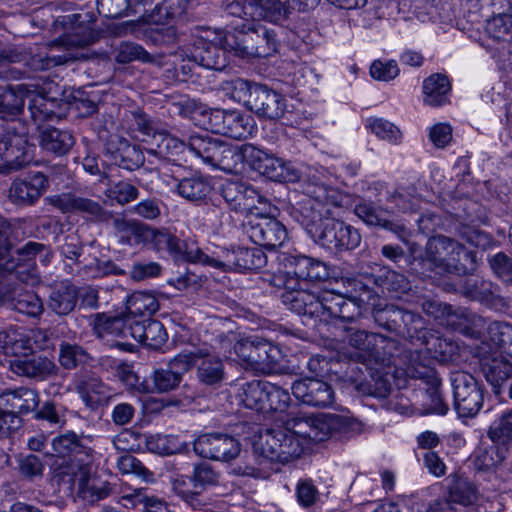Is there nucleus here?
<instances>
[{"label": "nucleus", "instance_id": "a19ab883", "mask_svg": "<svg viewBox=\"0 0 512 512\" xmlns=\"http://www.w3.org/2000/svg\"><path fill=\"white\" fill-rule=\"evenodd\" d=\"M249 149H254V146L245 144L235 147L223 142L215 167L227 172H236L243 162L248 164Z\"/></svg>", "mask_w": 512, "mask_h": 512}, {"label": "nucleus", "instance_id": "4d7b16f0", "mask_svg": "<svg viewBox=\"0 0 512 512\" xmlns=\"http://www.w3.org/2000/svg\"><path fill=\"white\" fill-rule=\"evenodd\" d=\"M377 281L383 289L394 294L396 297L411 289L410 282L403 274L390 269L381 270L377 276Z\"/></svg>", "mask_w": 512, "mask_h": 512}, {"label": "nucleus", "instance_id": "6ab92c4d", "mask_svg": "<svg viewBox=\"0 0 512 512\" xmlns=\"http://www.w3.org/2000/svg\"><path fill=\"white\" fill-rule=\"evenodd\" d=\"M248 165L261 175L276 182H292L298 178L290 162L254 147L248 150Z\"/></svg>", "mask_w": 512, "mask_h": 512}, {"label": "nucleus", "instance_id": "1a4fd4ad", "mask_svg": "<svg viewBox=\"0 0 512 512\" xmlns=\"http://www.w3.org/2000/svg\"><path fill=\"white\" fill-rule=\"evenodd\" d=\"M133 233L139 241L151 242L157 251H167L177 260L202 263L204 252L193 244L180 240L166 230H157L145 224L134 223Z\"/></svg>", "mask_w": 512, "mask_h": 512}, {"label": "nucleus", "instance_id": "2f4dec72", "mask_svg": "<svg viewBox=\"0 0 512 512\" xmlns=\"http://www.w3.org/2000/svg\"><path fill=\"white\" fill-rule=\"evenodd\" d=\"M481 370L495 394H499L502 385L512 378V364L501 354L484 357L481 360Z\"/></svg>", "mask_w": 512, "mask_h": 512}, {"label": "nucleus", "instance_id": "f257e3e1", "mask_svg": "<svg viewBox=\"0 0 512 512\" xmlns=\"http://www.w3.org/2000/svg\"><path fill=\"white\" fill-rule=\"evenodd\" d=\"M340 197L337 190L309 178L304 196L291 211L314 242L331 253L354 250L361 243L359 231L336 218Z\"/></svg>", "mask_w": 512, "mask_h": 512}, {"label": "nucleus", "instance_id": "f704fd0d", "mask_svg": "<svg viewBox=\"0 0 512 512\" xmlns=\"http://www.w3.org/2000/svg\"><path fill=\"white\" fill-rule=\"evenodd\" d=\"M222 144V140L208 134H195L189 137L188 148L204 163L215 167Z\"/></svg>", "mask_w": 512, "mask_h": 512}, {"label": "nucleus", "instance_id": "09e8293b", "mask_svg": "<svg viewBox=\"0 0 512 512\" xmlns=\"http://www.w3.org/2000/svg\"><path fill=\"white\" fill-rule=\"evenodd\" d=\"M485 29L491 41L512 43V7L487 20Z\"/></svg>", "mask_w": 512, "mask_h": 512}, {"label": "nucleus", "instance_id": "4c0bfd02", "mask_svg": "<svg viewBox=\"0 0 512 512\" xmlns=\"http://www.w3.org/2000/svg\"><path fill=\"white\" fill-rule=\"evenodd\" d=\"M77 300L76 286L63 283L50 293L48 307L58 315H68L75 309Z\"/></svg>", "mask_w": 512, "mask_h": 512}, {"label": "nucleus", "instance_id": "69168bd1", "mask_svg": "<svg viewBox=\"0 0 512 512\" xmlns=\"http://www.w3.org/2000/svg\"><path fill=\"white\" fill-rule=\"evenodd\" d=\"M197 494L201 493L207 486L218 483V474L208 464L195 466L192 477L189 479Z\"/></svg>", "mask_w": 512, "mask_h": 512}, {"label": "nucleus", "instance_id": "20e7f679", "mask_svg": "<svg viewBox=\"0 0 512 512\" xmlns=\"http://www.w3.org/2000/svg\"><path fill=\"white\" fill-rule=\"evenodd\" d=\"M218 352L223 355H231L233 348L241 366L246 370H252L263 374L272 372L280 358V349L258 336H250L235 341L233 333L220 336Z\"/></svg>", "mask_w": 512, "mask_h": 512}, {"label": "nucleus", "instance_id": "72a5a7b5", "mask_svg": "<svg viewBox=\"0 0 512 512\" xmlns=\"http://www.w3.org/2000/svg\"><path fill=\"white\" fill-rule=\"evenodd\" d=\"M267 383L268 381L252 380L237 384L235 397L239 404L263 413Z\"/></svg>", "mask_w": 512, "mask_h": 512}, {"label": "nucleus", "instance_id": "0e129e2a", "mask_svg": "<svg viewBox=\"0 0 512 512\" xmlns=\"http://www.w3.org/2000/svg\"><path fill=\"white\" fill-rule=\"evenodd\" d=\"M366 126L383 140L398 143L401 139L400 130L393 123L382 118H369Z\"/></svg>", "mask_w": 512, "mask_h": 512}, {"label": "nucleus", "instance_id": "dca6fc26", "mask_svg": "<svg viewBox=\"0 0 512 512\" xmlns=\"http://www.w3.org/2000/svg\"><path fill=\"white\" fill-rule=\"evenodd\" d=\"M205 36L196 37L187 47L186 54L191 62L196 65L213 70H222L227 65L226 53H229L221 43L220 39L225 33H213L205 31Z\"/></svg>", "mask_w": 512, "mask_h": 512}, {"label": "nucleus", "instance_id": "e433bc0d", "mask_svg": "<svg viewBox=\"0 0 512 512\" xmlns=\"http://www.w3.org/2000/svg\"><path fill=\"white\" fill-rule=\"evenodd\" d=\"M451 85L445 75L436 73L423 82L424 102L433 107L444 105L448 101Z\"/></svg>", "mask_w": 512, "mask_h": 512}, {"label": "nucleus", "instance_id": "052dcab7", "mask_svg": "<svg viewBox=\"0 0 512 512\" xmlns=\"http://www.w3.org/2000/svg\"><path fill=\"white\" fill-rule=\"evenodd\" d=\"M86 350L78 344L62 342L59 348V362L65 369H73L87 362Z\"/></svg>", "mask_w": 512, "mask_h": 512}, {"label": "nucleus", "instance_id": "7c9ffc66", "mask_svg": "<svg viewBox=\"0 0 512 512\" xmlns=\"http://www.w3.org/2000/svg\"><path fill=\"white\" fill-rule=\"evenodd\" d=\"M53 206L63 213L78 212L84 214L88 219L101 221L106 218V211L99 202L77 196L73 193H62L51 198Z\"/></svg>", "mask_w": 512, "mask_h": 512}, {"label": "nucleus", "instance_id": "9d476101", "mask_svg": "<svg viewBox=\"0 0 512 512\" xmlns=\"http://www.w3.org/2000/svg\"><path fill=\"white\" fill-rule=\"evenodd\" d=\"M137 129L148 138L147 153L160 160L179 162L184 158L186 151L189 152L188 143L171 136L167 131L159 129L145 114L135 115Z\"/></svg>", "mask_w": 512, "mask_h": 512}, {"label": "nucleus", "instance_id": "39448f33", "mask_svg": "<svg viewBox=\"0 0 512 512\" xmlns=\"http://www.w3.org/2000/svg\"><path fill=\"white\" fill-rule=\"evenodd\" d=\"M10 230V223L0 216V271L13 273L22 283H35L37 277L32 260L44 249V245L28 242L23 247L11 252Z\"/></svg>", "mask_w": 512, "mask_h": 512}, {"label": "nucleus", "instance_id": "f03ea898", "mask_svg": "<svg viewBox=\"0 0 512 512\" xmlns=\"http://www.w3.org/2000/svg\"><path fill=\"white\" fill-rule=\"evenodd\" d=\"M355 296L324 286L315 291H297L281 294L285 306L299 315L317 318L319 321L330 323L334 321L352 322L361 315L358 297L369 293L367 285L353 280Z\"/></svg>", "mask_w": 512, "mask_h": 512}, {"label": "nucleus", "instance_id": "393cba45", "mask_svg": "<svg viewBox=\"0 0 512 512\" xmlns=\"http://www.w3.org/2000/svg\"><path fill=\"white\" fill-rule=\"evenodd\" d=\"M191 354L182 352L172 358L165 368L154 370L151 379L154 390L160 393L177 388L182 381V375L191 368Z\"/></svg>", "mask_w": 512, "mask_h": 512}, {"label": "nucleus", "instance_id": "864d4df0", "mask_svg": "<svg viewBox=\"0 0 512 512\" xmlns=\"http://www.w3.org/2000/svg\"><path fill=\"white\" fill-rule=\"evenodd\" d=\"M0 87V116H16L24 108V95L20 86Z\"/></svg>", "mask_w": 512, "mask_h": 512}, {"label": "nucleus", "instance_id": "9b49d317", "mask_svg": "<svg viewBox=\"0 0 512 512\" xmlns=\"http://www.w3.org/2000/svg\"><path fill=\"white\" fill-rule=\"evenodd\" d=\"M91 469L92 463H82L72 466L58 477L60 483L67 484L71 491L89 504L103 500L112 493L111 484L92 476Z\"/></svg>", "mask_w": 512, "mask_h": 512}, {"label": "nucleus", "instance_id": "aec40b11", "mask_svg": "<svg viewBox=\"0 0 512 512\" xmlns=\"http://www.w3.org/2000/svg\"><path fill=\"white\" fill-rule=\"evenodd\" d=\"M196 454L203 458L231 461L240 453V444L234 437L222 433L200 435L193 444Z\"/></svg>", "mask_w": 512, "mask_h": 512}, {"label": "nucleus", "instance_id": "a18cd8bd", "mask_svg": "<svg viewBox=\"0 0 512 512\" xmlns=\"http://www.w3.org/2000/svg\"><path fill=\"white\" fill-rule=\"evenodd\" d=\"M255 446L263 457L282 463V428L261 432Z\"/></svg>", "mask_w": 512, "mask_h": 512}, {"label": "nucleus", "instance_id": "8fccbe9b", "mask_svg": "<svg viewBox=\"0 0 512 512\" xmlns=\"http://www.w3.org/2000/svg\"><path fill=\"white\" fill-rule=\"evenodd\" d=\"M159 309L157 299L147 292H134L127 300L128 316L150 318Z\"/></svg>", "mask_w": 512, "mask_h": 512}, {"label": "nucleus", "instance_id": "c03bdc74", "mask_svg": "<svg viewBox=\"0 0 512 512\" xmlns=\"http://www.w3.org/2000/svg\"><path fill=\"white\" fill-rule=\"evenodd\" d=\"M75 389L88 407L97 406L108 397L107 386L96 377L79 380Z\"/></svg>", "mask_w": 512, "mask_h": 512}, {"label": "nucleus", "instance_id": "58836bf2", "mask_svg": "<svg viewBox=\"0 0 512 512\" xmlns=\"http://www.w3.org/2000/svg\"><path fill=\"white\" fill-rule=\"evenodd\" d=\"M254 21L267 20L273 23H281L292 13L291 6L281 0H256L254 5Z\"/></svg>", "mask_w": 512, "mask_h": 512}, {"label": "nucleus", "instance_id": "de8ad7c7", "mask_svg": "<svg viewBox=\"0 0 512 512\" xmlns=\"http://www.w3.org/2000/svg\"><path fill=\"white\" fill-rule=\"evenodd\" d=\"M210 191L211 185L209 180L197 174L183 178L177 184L178 194L189 201L202 200Z\"/></svg>", "mask_w": 512, "mask_h": 512}, {"label": "nucleus", "instance_id": "c9c22d12", "mask_svg": "<svg viewBox=\"0 0 512 512\" xmlns=\"http://www.w3.org/2000/svg\"><path fill=\"white\" fill-rule=\"evenodd\" d=\"M74 142V137L70 132L54 127L42 128L39 134V144L42 149L56 155L66 154Z\"/></svg>", "mask_w": 512, "mask_h": 512}, {"label": "nucleus", "instance_id": "680f3d73", "mask_svg": "<svg viewBox=\"0 0 512 512\" xmlns=\"http://www.w3.org/2000/svg\"><path fill=\"white\" fill-rule=\"evenodd\" d=\"M295 497L301 507L310 508L318 502L320 492L312 479L301 478L295 486Z\"/></svg>", "mask_w": 512, "mask_h": 512}, {"label": "nucleus", "instance_id": "412c9836", "mask_svg": "<svg viewBox=\"0 0 512 512\" xmlns=\"http://www.w3.org/2000/svg\"><path fill=\"white\" fill-rule=\"evenodd\" d=\"M52 448L55 456L68 458L57 469V477L61 476L62 472L70 470L72 466L93 462L92 450L85 446L74 432L56 436L52 440Z\"/></svg>", "mask_w": 512, "mask_h": 512}, {"label": "nucleus", "instance_id": "7ed1b4c3", "mask_svg": "<svg viewBox=\"0 0 512 512\" xmlns=\"http://www.w3.org/2000/svg\"><path fill=\"white\" fill-rule=\"evenodd\" d=\"M234 28L235 32H225L220 39L221 45L234 56L250 59L277 52L279 40L273 29L257 21L235 24Z\"/></svg>", "mask_w": 512, "mask_h": 512}, {"label": "nucleus", "instance_id": "473e14b6", "mask_svg": "<svg viewBox=\"0 0 512 512\" xmlns=\"http://www.w3.org/2000/svg\"><path fill=\"white\" fill-rule=\"evenodd\" d=\"M108 151L112 154L116 165L126 170H135L144 163L141 149L122 137H116L108 143Z\"/></svg>", "mask_w": 512, "mask_h": 512}, {"label": "nucleus", "instance_id": "37998d69", "mask_svg": "<svg viewBox=\"0 0 512 512\" xmlns=\"http://www.w3.org/2000/svg\"><path fill=\"white\" fill-rule=\"evenodd\" d=\"M187 7V0H162L147 14L148 23L169 24L181 17Z\"/></svg>", "mask_w": 512, "mask_h": 512}, {"label": "nucleus", "instance_id": "338daca9", "mask_svg": "<svg viewBox=\"0 0 512 512\" xmlns=\"http://www.w3.org/2000/svg\"><path fill=\"white\" fill-rule=\"evenodd\" d=\"M488 435L493 442L512 439V410L502 414L490 426Z\"/></svg>", "mask_w": 512, "mask_h": 512}, {"label": "nucleus", "instance_id": "bf43d9fd", "mask_svg": "<svg viewBox=\"0 0 512 512\" xmlns=\"http://www.w3.org/2000/svg\"><path fill=\"white\" fill-rule=\"evenodd\" d=\"M265 403L263 413L272 411L283 412L290 403V395L287 390L268 382L266 385Z\"/></svg>", "mask_w": 512, "mask_h": 512}, {"label": "nucleus", "instance_id": "a211bd4d", "mask_svg": "<svg viewBox=\"0 0 512 512\" xmlns=\"http://www.w3.org/2000/svg\"><path fill=\"white\" fill-rule=\"evenodd\" d=\"M243 232L253 243L268 249L282 246L287 239V230L281 222L260 214L247 218L243 223Z\"/></svg>", "mask_w": 512, "mask_h": 512}, {"label": "nucleus", "instance_id": "423d86ee", "mask_svg": "<svg viewBox=\"0 0 512 512\" xmlns=\"http://www.w3.org/2000/svg\"><path fill=\"white\" fill-rule=\"evenodd\" d=\"M284 426L294 435L305 440L309 445L325 441L337 432H345L351 426L348 417L338 414H304L290 415Z\"/></svg>", "mask_w": 512, "mask_h": 512}, {"label": "nucleus", "instance_id": "5fc2aeb1", "mask_svg": "<svg viewBox=\"0 0 512 512\" xmlns=\"http://www.w3.org/2000/svg\"><path fill=\"white\" fill-rule=\"evenodd\" d=\"M121 499L126 507L134 508L139 504H143V512H171L165 502L154 496H147L142 488L134 489L131 493L124 494Z\"/></svg>", "mask_w": 512, "mask_h": 512}, {"label": "nucleus", "instance_id": "f3484780", "mask_svg": "<svg viewBox=\"0 0 512 512\" xmlns=\"http://www.w3.org/2000/svg\"><path fill=\"white\" fill-rule=\"evenodd\" d=\"M32 160V146L27 135L15 124L0 132V167L19 169Z\"/></svg>", "mask_w": 512, "mask_h": 512}, {"label": "nucleus", "instance_id": "cd10ccee", "mask_svg": "<svg viewBox=\"0 0 512 512\" xmlns=\"http://www.w3.org/2000/svg\"><path fill=\"white\" fill-rule=\"evenodd\" d=\"M11 370L19 375L36 381H45L55 377L59 368L47 357L29 355L19 357L10 362Z\"/></svg>", "mask_w": 512, "mask_h": 512}, {"label": "nucleus", "instance_id": "6e6d98bb", "mask_svg": "<svg viewBox=\"0 0 512 512\" xmlns=\"http://www.w3.org/2000/svg\"><path fill=\"white\" fill-rule=\"evenodd\" d=\"M56 49L57 46L53 45L49 48L48 52H39L35 54L32 57V66L34 69L46 70L78 58L69 50L63 53H56Z\"/></svg>", "mask_w": 512, "mask_h": 512}, {"label": "nucleus", "instance_id": "ea45409f", "mask_svg": "<svg viewBox=\"0 0 512 512\" xmlns=\"http://www.w3.org/2000/svg\"><path fill=\"white\" fill-rule=\"evenodd\" d=\"M461 292L471 300L487 305L493 304L496 299L494 284L480 277H470L463 280Z\"/></svg>", "mask_w": 512, "mask_h": 512}, {"label": "nucleus", "instance_id": "b1692460", "mask_svg": "<svg viewBox=\"0 0 512 512\" xmlns=\"http://www.w3.org/2000/svg\"><path fill=\"white\" fill-rule=\"evenodd\" d=\"M311 263L312 258L304 255L286 258L285 270L272 274L268 281L272 286L283 289L282 294L307 291L300 287V282L309 276Z\"/></svg>", "mask_w": 512, "mask_h": 512}, {"label": "nucleus", "instance_id": "3c124183", "mask_svg": "<svg viewBox=\"0 0 512 512\" xmlns=\"http://www.w3.org/2000/svg\"><path fill=\"white\" fill-rule=\"evenodd\" d=\"M0 341L3 343V349L6 354L18 356H29L27 352H32L28 334L19 329H10L0 334Z\"/></svg>", "mask_w": 512, "mask_h": 512}, {"label": "nucleus", "instance_id": "4be33fe9", "mask_svg": "<svg viewBox=\"0 0 512 512\" xmlns=\"http://www.w3.org/2000/svg\"><path fill=\"white\" fill-rule=\"evenodd\" d=\"M248 103V109L259 118L271 121L286 118L287 103L285 96L266 85L259 84L258 87H255Z\"/></svg>", "mask_w": 512, "mask_h": 512}, {"label": "nucleus", "instance_id": "a878e982", "mask_svg": "<svg viewBox=\"0 0 512 512\" xmlns=\"http://www.w3.org/2000/svg\"><path fill=\"white\" fill-rule=\"evenodd\" d=\"M355 215L368 226L381 227L395 233L402 241H406L409 231L403 223H396L388 219L389 211L375 205L371 201L362 200L354 207Z\"/></svg>", "mask_w": 512, "mask_h": 512}, {"label": "nucleus", "instance_id": "e2e57ef3", "mask_svg": "<svg viewBox=\"0 0 512 512\" xmlns=\"http://www.w3.org/2000/svg\"><path fill=\"white\" fill-rule=\"evenodd\" d=\"M258 85L242 78H236L226 82L225 90L229 92L233 100L244 104L248 108V101L252 97L254 88Z\"/></svg>", "mask_w": 512, "mask_h": 512}, {"label": "nucleus", "instance_id": "6e6552de", "mask_svg": "<svg viewBox=\"0 0 512 512\" xmlns=\"http://www.w3.org/2000/svg\"><path fill=\"white\" fill-rule=\"evenodd\" d=\"M343 343L348 347H343V355L348 359L361 362H380L384 363L386 358V348L391 345V341L385 336L377 333H369L366 330L348 328L343 339Z\"/></svg>", "mask_w": 512, "mask_h": 512}, {"label": "nucleus", "instance_id": "4468645a", "mask_svg": "<svg viewBox=\"0 0 512 512\" xmlns=\"http://www.w3.org/2000/svg\"><path fill=\"white\" fill-rule=\"evenodd\" d=\"M454 407L460 417H474L484 403L482 385L467 372H456L451 376Z\"/></svg>", "mask_w": 512, "mask_h": 512}, {"label": "nucleus", "instance_id": "bb28decb", "mask_svg": "<svg viewBox=\"0 0 512 512\" xmlns=\"http://www.w3.org/2000/svg\"><path fill=\"white\" fill-rule=\"evenodd\" d=\"M183 354H191L193 359L191 367L197 366V378L206 385H217L224 379V364L219 356L212 355L207 348H196L182 351Z\"/></svg>", "mask_w": 512, "mask_h": 512}, {"label": "nucleus", "instance_id": "603ef678", "mask_svg": "<svg viewBox=\"0 0 512 512\" xmlns=\"http://www.w3.org/2000/svg\"><path fill=\"white\" fill-rule=\"evenodd\" d=\"M302 438L294 435L292 431H288L287 427H282V463H289L300 458L311 449Z\"/></svg>", "mask_w": 512, "mask_h": 512}, {"label": "nucleus", "instance_id": "f8f14e48", "mask_svg": "<svg viewBox=\"0 0 512 512\" xmlns=\"http://www.w3.org/2000/svg\"><path fill=\"white\" fill-rule=\"evenodd\" d=\"M28 284L20 282L13 273L0 271V305L10 304L20 313L39 317L44 312L43 303L35 293L24 289L23 285Z\"/></svg>", "mask_w": 512, "mask_h": 512}, {"label": "nucleus", "instance_id": "c85d7f7f", "mask_svg": "<svg viewBox=\"0 0 512 512\" xmlns=\"http://www.w3.org/2000/svg\"><path fill=\"white\" fill-rule=\"evenodd\" d=\"M48 180L41 172L25 179L14 180L9 189V198L16 205H32L46 191Z\"/></svg>", "mask_w": 512, "mask_h": 512}, {"label": "nucleus", "instance_id": "ddd939ff", "mask_svg": "<svg viewBox=\"0 0 512 512\" xmlns=\"http://www.w3.org/2000/svg\"><path fill=\"white\" fill-rule=\"evenodd\" d=\"M204 116L207 129L235 140L249 138L255 129L252 117L239 110L211 109Z\"/></svg>", "mask_w": 512, "mask_h": 512}, {"label": "nucleus", "instance_id": "c756f323", "mask_svg": "<svg viewBox=\"0 0 512 512\" xmlns=\"http://www.w3.org/2000/svg\"><path fill=\"white\" fill-rule=\"evenodd\" d=\"M221 192L226 203L235 211H248L255 207L256 202L261 203L263 200L252 185L238 180L225 182Z\"/></svg>", "mask_w": 512, "mask_h": 512}, {"label": "nucleus", "instance_id": "13d9d810", "mask_svg": "<svg viewBox=\"0 0 512 512\" xmlns=\"http://www.w3.org/2000/svg\"><path fill=\"white\" fill-rule=\"evenodd\" d=\"M115 60L122 64L132 61L152 63L154 62V57L139 44L122 42L115 50Z\"/></svg>", "mask_w": 512, "mask_h": 512}, {"label": "nucleus", "instance_id": "774afa93", "mask_svg": "<svg viewBox=\"0 0 512 512\" xmlns=\"http://www.w3.org/2000/svg\"><path fill=\"white\" fill-rule=\"evenodd\" d=\"M493 273L508 285H512V259L504 252L496 253L488 259Z\"/></svg>", "mask_w": 512, "mask_h": 512}, {"label": "nucleus", "instance_id": "0eeeda50", "mask_svg": "<svg viewBox=\"0 0 512 512\" xmlns=\"http://www.w3.org/2000/svg\"><path fill=\"white\" fill-rule=\"evenodd\" d=\"M425 261L436 273H466L465 262L474 263L475 254L457 241L443 235L429 238L425 247Z\"/></svg>", "mask_w": 512, "mask_h": 512}, {"label": "nucleus", "instance_id": "49530a36", "mask_svg": "<svg viewBox=\"0 0 512 512\" xmlns=\"http://www.w3.org/2000/svg\"><path fill=\"white\" fill-rule=\"evenodd\" d=\"M128 315H108L97 313L94 317V330L99 337L105 335H114L120 338H126Z\"/></svg>", "mask_w": 512, "mask_h": 512}, {"label": "nucleus", "instance_id": "5701e85b", "mask_svg": "<svg viewBox=\"0 0 512 512\" xmlns=\"http://www.w3.org/2000/svg\"><path fill=\"white\" fill-rule=\"evenodd\" d=\"M293 395L303 404L317 408L331 407L335 402V391L326 381L305 377L292 384Z\"/></svg>", "mask_w": 512, "mask_h": 512}, {"label": "nucleus", "instance_id": "79ce46f5", "mask_svg": "<svg viewBox=\"0 0 512 512\" xmlns=\"http://www.w3.org/2000/svg\"><path fill=\"white\" fill-rule=\"evenodd\" d=\"M445 496L452 505L460 504L468 506L477 501L478 492L475 485L468 479L455 476L450 479Z\"/></svg>", "mask_w": 512, "mask_h": 512}, {"label": "nucleus", "instance_id": "2eb2a0df", "mask_svg": "<svg viewBox=\"0 0 512 512\" xmlns=\"http://www.w3.org/2000/svg\"><path fill=\"white\" fill-rule=\"evenodd\" d=\"M202 259V264L234 271L258 270L267 264L266 254L258 247L225 249L216 257L204 253Z\"/></svg>", "mask_w": 512, "mask_h": 512}]
</instances>
